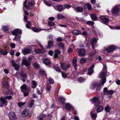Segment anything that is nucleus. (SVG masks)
Instances as JSON below:
<instances>
[{
	"instance_id": "obj_1",
	"label": "nucleus",
	"mask_w": 120,
	"mask_h": 120,
	"mask_svg": "<svg viewBox=\"0 0 120 120\" xmlns=\"http://www.w3.org/2000/svg\"><path fill=\"white\" fill-rule=\"evenodd\" d=\"M27 86L25 84L23 85L20 87L21 90L23 93V95L25 97L28 96L29 94V91L27 89Z\"/></svg>"
},
{
	"instance_id": "obj_2",
	"label": "nucleus",
	"mask_w": 120,
	"mask_h": 120,
	"mask_svg": "<svg viewBox=\"0 0 120 120\" xmlns=\"http://www.w3.org/2000/svg\"><path fill=\"white\" fill-rule=\"evenodd\" d=\"M10 120H17V118L15 113L12 111L11 112L8 114Z\"/></svg>"
},
{
	"instance_id": "obj_3",
	"label": "nucleus",
	"mask_w": 120,
	"mask_h": 120,
	"mask_svg": "<svg viewBox=\"0 0 120 120\" xmlns=\"http://www.w3.org/2000/svg\"><path fill=\"white\" fill-rule=\"evenodd\" d=\"M116 48V47L115 45H111L108 47L106 50L107 53H110L115 50Z\"/></svg>"
},
{
	"instance_id": "obj_4",
	"label": "nucleus",
	"mask_w": 120,
	"mask_h": 120,
	"mask_svg": "<svg viewBox=\"0 0 120 120\" xmlns=\"http://www.w3.org/2000/svg\"><path fill=\"white\" fill-rule=\"evenodd\" d=\"M120 9L118 6H114L112 9V13L113 15H116L119 12Z\"/></svg>"
},
{
	"instance_id": "obj_5",
	"label": "nucleus",
	"mask_w": 120,
	"mask_h": 120,
	"mask_svg": "<svg viewBox=\"0 0 120 120\" xmlns=\"http://www.w3.org/2000/svg\"><path fill=\"white\" fill-rule=\"evenodd\" d=\"M31 52V49L28 48H25L22 49L21 52L24 55H26L30 53Z\"/></svg>"
},
{
	"instance_id": "obj_6",
	"label": "nucleus",
	"mask_w": 120,
	"mask_h": 120,
	"mask_svg": "<svg viewBox=\"0 0 120 120\" xmlns=\"http://www.w3.org/2000/svg\"><path fill=\"white\" fill-rule=\"evenodd\" d=\"M60 65L62 69L64 71L68 69L70 67V65L69 64H66L64 63H60Z\"/></svg>"
},
{
	"instance_id": "obj_7",
	"label": "nucleus",
	"mask_w": 120,
	"mask_h": 120,
	"mask_svg": "<svg viewBox=\"0 0 120 120\" xmlns=\"http://www.w3.org/2000/svg\"><path fill=\"white\" fill-rule=\"evenodd\" d=\"M22 33V30L19 29H14L12 32V34L15 36L17 35L18 34L21 35Z\"/></svg>"
},
{
	"instance_id": "obj_8",
	"label": "nucleus",
	"mask_w": 120,
	"mask_h": 120,
	"mask_svg": "<svg viewBox=\"0 0 120 120\" xmlns=\"http://www.w3.org/2000/svg\"><path fill=\"white\" fill-rule=\"evenodd\" d=\"M86 53L85 50L84 49H80L78 52V55L81 56H84Z\"/></svg>"
},
{
	"instance_id": "obj_9",
	"label": "nucleus",
	"mask_w": 120,
	"mask_h": 120,
	"mask_svg": "<svg viewBox=\"0 0 120 120\" xmlns=\"http://www.w3.org/2000/svg\"><path fill=\"white\" fill-rule=\"evenodd\" d=\"M7 103L8 102L5 98H0V106L1 105L2 106L4 105H7Z\"/></svg>"
},
{
	"instance_id": "obj_10",
	"label": "nucleus",
	"mask_w": 120,
	"mask_h": 120,
	"mask_svg": "<svg viewBox=\"0 0 120 120\" xmlns=\"http://www.w3.org/2000/svg\"><path fill=\"white\" fill-rule=\"evenodd\" d=\"M22 61L23 64L26 66H29L30 64V62L27 60L26 58H23Z\"/></svg>"
},
{
	"instance_id": "obj_11",
	"label": "nucleus",
	"mask_w": 120,
	"mask_h": 120,
	"mask_svg": "<svg viewBox=\"0 0 120 120\" xmlns=\"http://www.w3.org/2000/svg\"><path fill=\"white\" fill-rule=\"evenodd\" d=\"M30 113V111L28 109H25L22 113V116L23 117L26 116H28Z\"/></svg>"
},
{
	"instance_id": "obj_12",
	"label": "nucleus",
	"mask_w": 120,
	"mask_h": 120,
	"mask_svg": "<svg viewBox=\"0 0 120 120\" xmlns=\"http://www.w3.org/2000/svg\"><path fill=\"white\" fill-rule=\"evenodd\" d=\"M81 3L84 5V7L85 9H87L88 10H90L92 9L91 6L89 3L85 4L82 2Z\"/></svg>"
},
{
	"instance_id": "obj_13",
	"label": "nucleus",
	"mask_w": 120,
	"mask_h": 120,
	"mask_svg": "<svg viewBox=\"0 0 120 120\" xmlns=\"http://www.w3.org/2000/svg\"><path fill=\"white\" fill-rule=\"evenodd\" d=\"M97 42V40L95 37L92 38L90 41V43L92 45V48L94 49V44L96 43Z\"/></svg>"
},
{
	"instance_id": "obj_14",
	"label": "nucleus",
	"mask_w": 120,
	"mask_h": 120,
	"mask_svg": "<svg viewBox=\"0 0 120 120\" xmlns=\"http://www.w3.org/2000/svg\"><path fill=\"white\" fill-rule=\"evenodd\" d=\"M94 65L93 64L91 67L88 69V75H90L93 73L94 71L93 68H94Z\"/></svg>"
},
{
	"instance_id": "obj_15",
	"label": "nucleus",
	"mask_w": 120,
	"mask_h": 120,
	"mask_svg": "<svg viewBox=\"0 0 120 120\" xmlns=\"http://www.w3.org/2000/svg\"><path fill=\"white\" fill-rule=\"evenodd\" d=\"M77 60L76 58H74L72 62L75 71L77 70Z\"/></svg>"
},
{
	"instance_id": "obj_16",
	"label": "nucleus",
	"mask_w": 120,
	"mask_h": 120,
	"mask_svg": "<svg viewBox=\"0 0 120 120\" xmlns=\"http://www.w3.org/2000/svg\"><path fill=\"white\" fill-rule=\"evenodd\" d=\"M74 9L77 12H82L83 10V8L81 7L78 6L76 8H74Z\"/></svg>"
},
{
	"instance_id": "obj_17",
	"label": "nucleus",
	"mask_w": 120,
	"mask_h": 120,
	"mask_svg": "<svg viewBox=\"0 0 120 120\" xmlns=\"http://www.w3.org/2000/svg\"><path fill=\"white\" fill-rule=\"evenodd\" d=\"M95 111L94 110L90 112V115L92 118L93 119L95 120L97 115L95 113Z\"/></svg>"
},
{
	"instance_id": "obj_18",
	"label": "nucleus",
	"mask_w": 120,
	"mask_h": 120,
	"mask_svg": "<svg viewBox=\"0 0 120 120\" xmlns=\"http://www.w3.org/2000/svg\"><path fill=\"white\" fill-rule=\"evenodd\" d=\"M55 54L54 55V58L56 59L58 57V55L61 54V52L58 50H56L55 51Z\"/></svg>"
},
{
	"instance_id": "obj_19",
	"label": "nucleus",
	"mask_w": 120,
	"mask_h": 120,
	"mask_svg": "<svg viewBox=\"0 0 120 120\" xmlns=\"http://www.w3.org/2000/svg\"><path fill=\"white\" fill-rule=\"evenodd\" d=\"M90 15L92 20L94 21L97 20V18L95 14L92 13L90 14Z\"/></svg>"
},
{
	"instance_id": "obj_20",
	"label": "nucleus",
	"mask_w": 120,
	"mask_h": 120,
	"mask_svg": "<svg viewBox=\"0 0 120 120\" xmlns=\"http://www.w3.org/2000/svg\"><path fill=\"white\" fill-rule=\"evenodd\" d=\"M99 84L97 82H95L93 83L91 85V87L93 89H94L95 88H97L100 86Z\"/></svg>"
},
{
	"instance_id": "obj_21",
	"label": "nucleus",
	"mask_w": 120,
	"mask_h": 120,
	"mask_svg": "<svg viewBox=\"0 0 120 120\" xmlns=\"http://www.w3.org/2000/svg\"><path fill=\"white\" fill-rule=\"evenodd\" d=\"M53 43L52 41H49L48 42V45L45 46V47L46 49L50 48L53 46Z\"/></svg>"
},
{
	"instance_id": "obj_22",
	"label": "nucleus",
	"mask_w": 120,
	"mask_h": 120,
	"mask_svg": "<svg viewBox=\"0 0 120 120\" xmlns=\"http://www.w3.org/2000/svg\"><path fill=\"white\" fill-rule=\"evenodd\" d=\"M3 93L5 96L10 94H11L12 95H14L13 93H12V91L11 90H8L7 91H4L3 92Z\"/></svg>"
},
{
	"instance_id": "obj_23",
	"label": "nucleus",
	"mask_w": 120,
	"mask_h": 120,
	"mask_svg": "<svg viewBox=\"0 0 120 120\" xmlns=\"http://www.w3.org/2000/svg\"><path fill=\"white\" fill-rule=\"evenodd\" d=\"M32 84H31V86L33 88H35L38 85V83L37 82L35 81L32 80Z\"/></svg>"
},
{
	"instance_id": "obj_24",
	"label": "nucleus",
	"mask_w": 120,
	"mask_h": 120,
	"mask_svg": "<svg viewBox=\"0 0 120 120\" xmlns=\"http://www.w3.org/2000/svg\"><path fill=\"white\" fill-rule=\"evenodd\" d=\"M0 53L1 55L5 56L6 55L8 54V52L4 49H1L0 51Z\"/></svg>"
},
{
	"instance_id": "obj_25",
	"label": "nucleus",
	"mask_w": 120,
	"mask_h": 120,
	"mask_svg": "<svg viewBox=\"0 0 120 120\" xmlns=\"http://www.w3.org/2000/svg\"><path fill=\"white\" fill-rule=\"evenodd\" d=\"M65 106L67 109L68 110H72L73 109V107H71L70 105L68 103H66Z\"/></svg>"
},
{
	"instance_id": "obj_26",
	"label": "nucleus",
	"mask_w": 120,
	"mask_h": 120,
	"mask_svg": "<svg viewBox=\"0 0 120 120\" xmlns=\"http://www.w3.org/2000/svg\"><path fill=\"white\" fill-rule=\"evenodd\" d=\"M93 103H97L99 104L100 103L99 101L98 98L97 97H95L93 99Z\"/></svg>"
},
{
	"instance_id": "obj_27",
	"label": "nucleus",
	"mask_w": 120,
	"mask_h": 120,
	"mask_svg": "<svg viewBox=\"0 0 120 120\" xmlns=\"http://www.w3.org/2000/svg\"><path fill=\"white\" fill-rule=\"evenodd\" d=\"M43 62L46 65H49L51 63L50 60L48 58L45 59L44 60Z\"/></svg>"
},
{
	"instance_id": "obj_28",
	"label": "nucleus",
	"mask_w": 120,
	"mask_h": 120,
	"mask_svg": "<svg viewBox=\"0 0 120 120\" xmlns=\"http://www.w3.org/2000/svg\"><path fill=\"white\" fill-rule=\"evenodd\" d=\"M72 33L74 35H78L80 34L81 33V32L78 30H75L73 31Z\"/></svg>"
},
{
	"instance_id": "obj_29",
	"label": "nucleus",
	"mask_w": 120,
	"mask_h": 120,
	"mask_svg": "<svg viewBox=\"0 0 120 120\" xmlns=\"http://www.w3.org/2000/svg\"><path fill=\"white\" fill-rule=\"evenodd\" d=\"M3 85L6 88H9V85L7 81H4L2 83Z\"/></svg>"
},
{
	"instance_id": "obj_30",
	"label": "nucleus",
	"mask_w": 120,
	"mask_h": 120,
	"mask_svg": "<svg viewBox=\"0 0 120 120\" xmlns=\"http://www.w3.org/2000/svg\"><path fill=\"white\" fill-rule=\"evenodd\" d=\"M103 107L101 105H98L97 106V112H99L103 110Z\"/></svg>"
},
{
	"instance_id": "obj_31",
	"label": "nucleus",
	"mask_w": 120,
	"mask_h": 120,
	"mask_svg": "<svg viewBox=\"0 0 120 120\" xmlns=\"http://www.w3.org/2000/svg\"><path fill=\"white\" fill-rule=\"evenodd\" d=\"M58 8V11L59 12H61L63 10H64L65 8L63 7V6L61 5H59L57 6Z\"/></svg>"
},
{
	"instance_id": "obj_32",
	"label": "nucleus",
	"mask_w": 120,
	"mask_h": 120,
	"mask_svg": "<svg viewBox=\"0 0 120 120\" xmlns=\"http://www.w3.org/2000/svg\"><path fill=\"white\" fill-rule=\"evenodd\" d=\"M34 100L33 99H32L30 102L29 104L28 107L30 108H31L32 107L33 105L34 102Z\"/></svg>"
},
{
	"instance_id": "obj_33",
	"label": "nucleus",
	"mask_w": 120,
	"mask_h": 120,
	"mask_svg": "<svg viewBox=\"0 0 120 120\" xmlns=\"http://www.w3.org/2000/svg\"><path fill=\"white\" fill-rule=\"evenodd\" d=\"M59 99L60 102H61L62 105L64 104L65 99L62 96H60L59 98Z\"/></svg>"
},
{
	"instance_id": "obj_34",
	"label": "nucleus",
	"mask_w": 120,
	"mask_h": 120,
	"mask_svg": "<svg viewBox=\"0 0 120 120\" xmlns=\"http://www.w3.org/2000/svg\"><path fill=\"white\" fill-rule=\"evenodd\" d=\"M35 4V2L33 1H30L28 3L27 6L30 7H31L34 6Z\"/></svg>"
},
{
	"instance_id": "obj_35",
	"label": "nucleus",
	"mask_w": 120,
	"mask_h": 120,
	"mask_svg": "<svg viewBox=\"0 0 120 120\" xmlns=\"http://www.w3.org/2000/svg\"><path fill=\"white\" fill-rule=\"evenodd\" d=\"M34 52L36 53L40 54V53H43L44 52V51L41 49H35Z\"/></svg>"
},
{
	"instance_id": "obj_36",
	"label": "nucleus",
	"mask_w": 120,
	"mask_h": 120,
	"mask_svg": "<svg viewBox=\"0 0 120 120\" xmlns=\"http://www.w3.org/2000/svg\"><path fill=\"white\" fill-rule=\"evenodd\" d=\"M105 72H100L99 75V77L101 78H102L104 77H105L106 74Z\"/></svg>"
},
{
	"instance_id": "obj_37",
	"label": "nucleus",
	"mask_w": 120,
	"mask_h": 120,
	"mask_svg": "<svg viewBox=\"0 0 120 120\" xmlns=\"http://www.w3.org/2000/svg\"><path fill=\"white\" fill-rule=\"evenodd\" d=\"M46 114H42L40 115L39 116V120H43V118H44L46 116Z\"/></svg>"
},
{
	"instance_id": "obj_38",
	"label": "nucleus",
	"mask_w": 120,
	"mask_h": 120,
	"mask_svg": "<svg viewBox=\"0 0 120 120\" xmlns=\"http://www.w3.org/2000/svg\"><path fill=\"white\" fill-rule=\"evenodd\" d=\"M57 16L58 19H62L65 18L64 16L60 14H57Z\"/></svg>"
},
{
	"instance_id": "obj_39",
	"label": "nucleus",
	"mask_w": 120,
	"mask_h": 120,
	"mask_svg": "<svg viewBox=\"0 0 120 120\" xmlns=\"http://www.w3.org/2000/svg\"><path fill=\"white\" fill-rule=\"evenodd\" d=\"M21 37V36H15L14 38L13 39V40H15L17 41L18 40H19L20 39Z\"/></svg>"
},
{
	"instance_id": "obj_40",
	"label": "nucleus",
	"mask_w": 120,
	"mask_h": 120,
	"mask_svg": "<svg viewBox=\"0 0 120 120\" xmlns=\"http://www.w3.org/2000/svg\"><path fill=\"white\" fill-rule=\"evenodd\" d=\"M51 86L50 84H49L47 85L46 87V90L48 91H49L51 90Z\"/></svg>"
},
{
	"instance_id": "obj_41",
	"label": "nucleus",
	"mask_w": 120,
	"mask_h": 120,
	"mask_svg": "<svg viewBox=\"0 0 120 120\" xmlns=\"http://www.w3.org/2000/svg\"><path fill=\"white\" fill-rule=\"evenodd\" d=\"M109 21V19L108 18L105 17L103 21H102V22L103 23L106 24L108 23Z\"/></svg>"
},
{
	"instance_id": "obj_42",
	"label": "nucleus",
	"mask_w": 120,
	"mask_h": 120,
	"mask_svg": "<svg viewBox=\"0 0 120 120\" xmlns=\"http://www.w3.org/2000/svg\"><path fill=\"white\" fill-rule=\"evenodd\" d=\"M25 104V102H19L18 103V105L19 107H21L22 106L24 105Z\"/></svg>"
},
{
	"instance_id": "obj_43",
	"label": "nucleus",
	"mask_w": 120,
	"mask_h": 120,
	"mask_svg": "<svg viewBox=\"0 0 120 120\" xmlns=\"http://www.w3.org/2000/svg\"><path fill=\"white\" fill-rule=\"evenodd\" d=\"M48 24L49 26H54L55 25V23L52 21L49 22Z\"/></svg>"
},
{
	"instance_id": "obj_44",
	"label": "nucleus",
	"mask_w": 120,
	"mask_h": 120,
	"mask_svg": "<svg viewBox=\"0 0 120 120\" xmlns=\"http://www.w3.org/2000/svg\"><path fill=\"white\" fill-rule=\"evenodd\" d=\"M58 46L59 47H60L61 49H63L64 47V45L62 42H60L58 43Z\"/></svg>"
},
{
	"instance_id": "obj_45",
	"label": "nucleus",
	"mask_w": 120,
	"mask_h": 120,
	"mask_svg": "<svg viewBox=\"0 0 120 120\" xmlns=\"http://www.w3.org/2000/svg\"><path fill=\"white\" fill-rule=\"evenodd\" d=\"M84 78L80 77L78 79V81L80 82H82L84 81Z\"/></svg>"
},
{
	"instance_id": "obj_46",
	"label": "nucleus",
	"mask_w": 120,
	"mask_h": 120,
	"mask_svg": "<svg viewBox=\"0 0 120 120\" xmlns=\"http://www.w3.org/2000/svg\"><path fill=\"white\" fill-rule=\"evenodd\" d=\"M43 1L44 3L47 6H51L52 5L51 3L50 2H46L45 0H44Z\"/></svg>"
},
{
	"instance_id": "obj_47",
	"label": "nucleus",
	"mask_w": 120,
	"mask_h": 120,
	"mask_svg": "<svg viewBox=\"0 0 120 120\" xmlns=\"http://www.w3.org/2000/svg\"><path fill=\"white\" fill-rule=\"evenodd\" d=\"M26 2H27V1L26 0H25L24 1V2L23 4L24 7H25L27 9H29L30 8H29V6H28L26 4Z\"/></svg>"
},
{
	"instance_id": "obj_48",
	"label": "nucleus",
	"mask_w": 120,
	"mask_h": 120,
	"mask_svg": "<svg viewBox=\"0 0 120 120\" xmlns=\"http://www.w3.org/2000/svg\"><path fill=\"white\" fill-rule=\"evenodd\" d=\"M48 81L51 84H53L54 82L53 79L50 77L49 78Z\"/></svg>"
},
{
	"instance_id": "obj_49",
	"label": "nucleus",
	"mask_w": 120,
	"mask_h": 120,
	"mask_svg": "<svg viewBox=\"0 0 120 120\" xmlns=\"http://www.w3.org/2000/svg\"><path fill=\"white\" fill-rule=\"evenodd\" d=\"M87 24V25H93L94 22L93 21H89L86 22Z\"/></svg>"
},
{
	"instance_id": "obj_50",
	"label": "nucleus",
	"mask_w": 120,
	"mask_h": 120,
	"mask_svg": "<svg viewBox=\"0 0 120 120\" xmlns=\"http://www.w3.org/2000/svg\"><path fill=\"white\" fill-rule=\"evenodd\" d=\"M36 42L37 43V44L38 45L40 46V47L41 48V49H44L42 45L41 44L40 42L38 40H36Z\"/></svg>"
},
{
	"instance_id": "obj_51",
	"label": "nucleus",
	"mask_w": 120,
	"mask_h": 120,
	"mask_svg": "<svg viewBox=\"0 0 120 120\" xmlns=\"http://www.w3.org/2000/svg\"><path fill=\"white\" fill-rule=\"evenodd\" d=\"M103 91L104 94L107 95V92L108 91L107 88L106 87L104 88L103 89Z\"/></svg>"
},
{
	"instance_id": "obj_52",
	"label": "nucleus",
	"mask_w": 120,
	"mask_h": 120,
	"mask_svg": "<svg viewBox=\"0 0 120 120\" xmlns=\"http://www.w3.org/2000/svg\"><path fill=\"white\" fill-rule=\"evenodd\" d=\"M102 78L103 79H102L101 82V83L102 85H103L106 82V77H104Z\"/></svg>"
},
{
	"instance_id": "obj_53",
	"label": "nucleus",
	"mask_w": 120,
	"mask_h": 120,
	"mask_svg": "<svg viewBox=\"0 0 120 120\" xmlns=\"http://www.w3.org/2000/svg\"><path fill=\"white\" fill-rule=\"evenodd\" d=\"M105 109L107 112H109L110 110V108L109 106H107L105 108Z\"/></svg>"
},
{
	"instance_id": "obj_54",
	"label": "nucleus",
	"mask_w": 120,
	"mask_h": 120,
	"mask_svg": "<svg viewBox=\"0 0 120 120\" xmlns=\"http://www.w3.org/2000/svg\"><path fill=\"white\" fill-rule=\"evenodd\" d=\"M2 29L4 31L6 32L8 30V27L4 26L3 27Z\"/></svg>"
},
{
	"instance_id": "obj_55",
	"label": "nucleus",
	"mask_w": 120,
	"mask_h": 120,
	"mask_svg": "<svg viewBox=\"0 0 120 120\" xmlns=\"http://www.w3.org/2000/svg\"><path fill=\"white\" fill-rule=\"evenodd\" d=\"M54 69L56 71L59 72H60L61 71V69L59 67H55Z\"/></svg>"
},
{
	"instance_id": "obj_56",
	"label": "nucleus",
	"mask_w": 120,
	"mask_h": 120,
	"mask_svg": "<svg viewBox=\"0 0 120 120\" xmlns=\"http://www.w3.org/2000/svg\"><path fill=\"white\" fill-rule=\"evenodd\" d=\"M33 65L36 69H38L39 67V64L36 63H34L33 64Z\"/></svg>"
},
{
	"instance_id": "obj_57",
	"label": "nucleus",
	"mask_w": 120,
	"mask_h": 120,
	"mask_svg": "<svg viewBox=\"0 0 120 120\" xmlns=\"http://www.w3.org/2000/svg\"><path fill=\"white\" fill-rule=\"evenodd\" d=\"M114 92V91L112 90H110L108 91L107 92V95L108 94L112 95Z\"/></svg>"
},
{
	"instance_id": "obj_58",
	"label": "nucleus",
	"mask_w": 120,
	"mask_h": 120,
	"mask_svg": "<svg viewBox=\"0 0 120 120\" xmlns=\"http://www.w3.org/2000/svg\"><path fill=\"white\" fill-rule=\"evenodd\" d=\"M4 98L5 99L10 100L11 99L12 97L11 96H5Z\"/></svg>"
},
{
	"instance_id": "obj_59",
	"label": "nucleus",
	"mask_w": 120,
	"mask_h": 120,
	"mask_svg": "<svg viewBox=\"0 0 120 120\" xmlns=\"http://www.w3.org/2000/svg\"><path fill=\"white\" fill-rule=\"evenodd\" d=\"M86 60L84 58H82L80 60V63H84L86 61Z\"/></svg>"
},
{
	"instance_id": "obj_60",
	"label": "nucleus",
	"mask_w": 120,
	"mask_h": 120,
	"mask_svg": "<svg viewBox=\"0 0 120 120\" xmlns=\"http://www.w3.org/2000/svg\"><path fill=\"white\" fill-rule=\"evenodd\" d=\"M56 40L57 42H60L62 41L63 40L61 37H58L56 38Z\"/></svg>"
},
{
	"instance_id": "obj_61",
	"label": "nucleus",
	"mask_w": 120,
	"mask_h": 120,
	"mask_svg": "<svg viewBox=\"0 0 120 120\" xmlns=\"http://www.w3.org/2000/svg\"><path fill=\"white\" fill-rule=\"evenodd\" d=\"M32 29L35 32H38L39 31L38 29L36 27H34L32 28Z\"/></svg>"
},
{
	"instance_id": "obj_62",
	"label": "nucleus",
	"mask_w": 120,
	"mask_h": 120,
	"mask_svg": "<svg viewBox=\"0 0 120 120\" xmlns=\"http://www.w3.org/2000/svg\"><path fill=\"white\" fill-rule=\"evenodd\" d=\"M41 75H44L46 76L47 75L45 73V72L41 70L39 71Z\"/></svg>"
},
{
	"instance_id": "obj_63",
	"label": "nucleus",
	"mask_w": 120,
	"mask_h": 120,
	"mask_svg": "<svg viewBox=\"0 0 120 120\" xmlns=\"http://www.w3.org/2000/svg\"><path fill=\"white\" fill-rule=\"evenodd\" d=\"M64 6L65 8L68 9L70 8L71 6V5L68 4H64Z\"/></svg>"
},
{
	"instance_id": "obj_64",
	"label": "nucleus",
	"mask_w": 120,
	"mask_h": 120,
	"mask_svg": "<svg viewBox=\"0 0 120 120\" xmlns=\"http://www.w3.org/2000/svg\"><path fill=\"white\" fill-rule=\"evenodd\" d=\"M10 47L12 48H14L15 46V44L13 43H11L10 44Z\"/></svg>"
}]
</instances>
